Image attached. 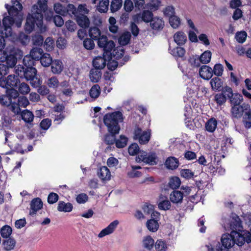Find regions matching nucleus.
Wrapping results in <instances>:
<instances>
[{"instance_id": "obj_61", "label": "nucleus", "mask_w": 251, "mask_h": 251, "mask_svg": "<svg viewBox=\"0 0 251 251\" xmlns=\"http://www.w3.org/2000/svg\"><path fill=\"white\" fill-rule=\"evenodd\" d=\"M48 85L50 88H56L59 86L60 83L56 76H52L48 79Z\"/></svg>"}, {"instance_id": "obj_32", "label": "nucleus", "mask_w": 251, "mask_h": 251, "mask_svg": "<svg viewBox=\"0 0 251 251\" xmlns=\"http://www.w3.org/2000/svg\"><path fill=\"white\" fill-rule=\"evenodd\" d=\"M16 244L15 240L14 238L9 237L3 241V250L5 251H11L14 249Z\"/></svg>"}, {"instance_id": "obj_64", "label": "nucleus", "mask_w": 251, "mask_h": 251, "mask_svg": "<svg viewBox=\"0 0 251 251\" xmlns=\"http://www.w3.org/2000/svg\"><path fill=\"white\" fill-rule=\"evenodd\" d=\"M93 39L91 38H86L83 41V46L84 47L88 50H91L95 47V43Z\"/></svg>"}, {"instance_id": "obj_37", "label": "nucleus", "mask_w": 251, "mask_h": 251, "mask_svg": "<svg viewBox=\"0 0 251 251\" xmlns=\"http://www.w3.org/2000/svg\"><path fill=\"white\" fill-rule=\"evenodd\" d=\"M157 156L154 152L147 153L145 163L150 165H154L157 164Z\"/></svg>"}, {"instance_id": "obj_29", "label": "nucleus", "mask_w": 251, "mask_h": 251, "mask_svg": "<svg viewBox=\"0 0 251 251\" xmlns=\"http://www.w3.org/2000/svg\"><path fill=\"white\" fill-rule=\"evenodd\" d=\"M174 41L179 46L184 45L186 40L187 37L182 31L176 32L174 36Z\"/></svg>"}, {"instance_id": "obj_19", "label": "nucleus", "mask_w": 251, "mask_h": 251, "mask_svg": "<svg viewBox=\"0 0 251 251\" xmlns=\"http://www.w3.org/2000/svg\"><path fill=\"white\" fill-rule=\"evenodd\" d=\"M230 228L231 231L239 232L240 233H244V231H247L246 230H243V226L242 225V222L238 216L236 218H233L230 223Z\"/></svg>"}, {"instance_id": "obj_9", "label": "nucleus", "mask_w": 251, "mask_h": 251, "mask_svg": "<svg viewBox=\"0 0 251 251\" xmlns=\"http://www.w3.org/2000/svg\"><path fill=\"white\" fill-rule=\"evenodd\" d=\"M19 96L18 92L16 89H7L5 95L0 96V103L3 105L8 107L12 105L14 100Z\"/></svg>"}, {"instance_id": "obj_23", "label": "nucleus", "mask_w": 251, "mask_h": 251, "mask_svg": "<svg viewBox=\"0 0 251 251\" xmlns=\"http://www.w3.org/2000/svg\"><path fill=\"white\" fill-rule=\"evenodd\" d=\"M109 31L115 35V37L118 36L119 35V28L118 25H116V20L113 17H110L108 20Z\"/></svg>"}, {"instance_id": "obj_45", "label": "nucleus", "mask_w": 251, "mask_h": 251, "mask_svg": "<svg viewBox=\"0 0 251 251\" xmlns=\"http://www.w3.org/2000/svg\"><path fill=\"white\" fill-rule=\"evenodd\" d=\"M116 37L118 38L120 44L122 45H126L130 42L131 34L129 32H126L123 34L122 35H119L118 36Z\"/></svg>"}, {"instance_id": "obj_27", "label": "nucleus", "mask_w": 251, "mask_h": 251, "mask_svg": "<svg viewBox=\"0 0 251 251\" xmlns=\"http://www.w3.org/2000/svg\"><path fill=\"white\" fill-rule=\"evenodd\" d=\"M98 175L102 180H109L111 177L110 172L106 166H102L100 168L98 172Z\"/></svg>"}, {"instance_id": "obj_44", "label": "nucleus", "mask_w": 251, "mask_h": 251, "mask_svg": "<svg viewBox=\"0 0 251 251\" xmlns=\"http://www.w3.org/2000/svg\"><path fill=\"white\" fill-rule=\"evenodd\" d=\"M125 53L124 49L121 47H117L113 49L111 51L112 57H113L116 59H119L121 58Z\"/></svg>"}, {"instance_id": "obj_30", "label": "nucleus", "mask_w": 251, "mask_h": 251, "mask_svg": "<svg viewBox=\"0 0 251 251\" xmlns=\"http://www.w3.org/2000/svg\"><path fill=\"white\" fill-rule=\"evenodd\" d=\"M169 50L173 56L176 57H182L184 56L186 52L185 50L180 47H176L171 49V46H169Z\"/></svg>"}, {"instance_id": "obj_50", "label": "nucleus", "mask_w": 251, "mask_h": 251, "mask_svg": "<svg viewBox=\"0 0 251 251\" xmlns=\"http://www.w3.org/2000/svg\"><path fill=\"white\" fill-rule=\"evenodd\" d=\"M109 0H101L97 7V9L100 13H105L108 9Z\"/></svg>"}, {"instance_id": "obj_28", "label": "nucleus", "mask_w": 251, "mask_h": 251, "mask_svg": "<svg viewBox=\"0 0 251 251\" xmlns=\"http://www.w3.org/2000/svg\"><path fill=\"white\" fill-rule=\"evenodd\" d=\"M51 65V72L54 74H59L63 70V66L62 62L59 60H52Z\"/></svg>"}, {"instance_id": "obj_38", "label": "nucleus", "mask_w": 251, "mask_h": 251, "mask_svg": "<svg viewBox=\"0 0 251 251\" xmlns=\"http://www.w3.org/2000/svg\"><path fill=\"white\" fill-rule=\"evenodd\" d=\"M21 115L22 120L26 123L32 122L34 117L33 113L27 109L21 112Z\"/></svg>"}, {"instance_id": "obj_49", "label": "nucleus", "mask_w": 251, "mask_h": 251, "mask_svg": "<svg viewBox=\"0 0 251 251\" xmlns=\"http://www.w3.org/2000/svg\"><path fill=\"white\" fill-rule=\"evenodd\" d=\"M100 94V88L98 84L93 85L89 91L90 96L94 99L98 98Z\"/></svg>"}, {"instance_id": "obj_17", "label": "nucleus", "mask_w": 251, "mask_h": 251, "mask_svg": "<svg viewBox=\"0 0 251 251\" xmlns=\"http://www.w3.org/2000/svg\"><path fill=\"white\" fill-rule=\"evenodd\" d=\"M200 76L205 80H209L213 76L212 69L207 65L202 66L199 70Z\"/></svg>"}, {"instance_id": "obj_25", "label": "nucleus", "mask_w": 251, "mask_h": 251, "mask_svg": "<svg viewBox=\"0 0 251 251\" xmlns=\"http://www.w3.org/2000/svg\"><path fill=\"white\" fill-rule=\"evenodd\" d=\"M221 93L215 94L214 96V101L218 105L221 106L224 104L227 100V92L225 91V87L224 89L221 91Z\"/></svg>"}, {"instance_id": "obj_47", "label": "nucleus", "mask_w": 251, "mask_h": 251, "mask_svg": "<svg viewBox=\"0 0 251 251\" xmlns=\"http://www.w3.org/2000/svg\"><path fill=\"white\" fill-rule=\"evenodd\" d=\"M127 142L128 138L125 135H121L119 139H116L115 144L117 148H123L127 145Z\"/></svg>"}, {"instance_id": "obj_58", "label": "nucleus", "mask_w": 251, "mask_h": 251, "mask_svg": "<svg viewBox=\"0 0 251 251\" xmlns=\"http://www.w3.org/2000/svg\"><path fill=\"white\" fill-rule=\"evenodd\" d=\"M122 0H113L111 3L110 8L112 12L119 10L122 6Z\"/></svg>"}, {"instance_id": "obj_26", "label": "nucleus", "mask_w": 251, "mask_h": 251, "mask_svg": "<svg viewBox=\"0 0 251 251\" xmlns=\"http://www.w3.org/2000/svg\"><path fill=\"white\" fill-rule=\"evenodd\" d=\"M165 165L167 169L173 170L178 167L179 161L177 158L170 156L166 160Z\"/></svg>"}, {"instance_id": "obj_42", "label": "nucleus", "mask_w": 251, "mask_h": 251, "mask_svg": "<svg viewBox=\"0 0 251 251\" xmlns=\"http://www.w3.org/2000/svg\"><path fill=\"white\" fill-rule=\"evenodd\" d=\"M40 61L43 66L49 67L52 62V59L49 53H44Z\"/></svg>"}, {"instance_id": "obj_41", "label": "nucleus", "mask_w": 251, "mask_h": 251, "mask_svg": "<svg viewBox=\"0 0 251 251\" xmlns=\"http://www.w3.org/2000/svg\"><path fill=\"white\" fill-rule=\"evenodd\" d=\"M89 35L90 38L95 40H97L101 36L100 29L97 26L91 27L89 28Z\"/></svg>"}, {"instance_id": "obj_60", "label": "nucleus", "mask_w": 251, "mask_h": 251, "mask_svg": "<svg viewBox=\"0 0 251 251\" xmlns=\"http://www.w3.org/2000/svg\"><path fill=\"white\" fill-rule=\"evenodd\" d=\"M154 246L157 251H166L167 248L165 242L161 239L157 240Z\"/></svg>"}, {"instance_id": "obj_5", "label": "nucleus", "mask_w": 251, "mask_h": 251, "mask_svg": "<svg viewBox=\"0 0 251 251\" xmlns=\"http://www.w3.org/2000/svg\"><path fill=\"white\" fill-rule=\"evenodd\" d=\"M20 76L15 75H10L7 77L1 76L0 77V86L8 89H16L20 83Z\"/></svg>"}, {"instance_id": "obj_8", "label": "nucleus", "mask_w": 251, "mask_h": 251, "mask_svg": "<svg viewBox=\"0 0 251 251\" xmlns=\"http://www.w3.org/2000/svg\"><path fill=\"white\" fill-rule=\"evenodd\" d=\"M29 102L27 98L24 96L16 97L14 100L12 105L10 106L9 109L15 115H18L21 113L20 107L25 108L29 105Z\"/></svg>"}, {"instance_id": "obj_12", "label": "nucleus", "mask_w": 251, "mask_h": 251, "mask_svg": "<svg viewBox=\"0 0 251 251\" xmlns=\"http://www.w3.org/2000/svg\"><path fill=\"white\" fill-rule=\"evenodd\" d=\"M250 105L248 104L243 103L242 105L231 106L230 110L231 116L232 119H238L243 117L244 113L249 109Z\"/></svg>"}, {"instance_id": "obj_33", "label": "nucleus", "mask_w": 251, "mask_h": 251, "mask_svg": "<svg viewBox=\"0 0 251 251\" xmlns=\"http://www.w3.org/2000/svg\"><path fill=\"white\" fill-rule=\"evenodd\" d=\"M151 27L154 30L162 29L164 26V22L158 17H153L150 23Z\"/></svg>"}, {"instance_id": "obj_35", "label": "nucleus", "mask_w": 251, "mask_h": 251, "mask_svg": "<svg viewBox=\"0 0 251 251\" xmlns=\"http://www.w3.org/2000/svg\"><path fill=\"white\" fill-rule=\"evenodd\" d=\"M217 126V121L214 118L209 119L205 124V129L209 132H213Z\"/></svg>"}, {"instance_id": "obj_39", "label": "nucleus", "mask_w": 251, "mask_h": 251, "mask_svg": "<svg viewBox=\"0 0 251 251\" xmlns=\"http://www.w3.org/2000/svg\"><path fill=\"white\" fill-rule=\"evenodd\" d=\"M243 122L246 128H251V109L249 107L243 117Z\"/></svg>"}, {"instance_id": "obj_20", "label": "nucleus", "mask_w": 251, "mask_h": 251, "mask_svg": "<svg viewBox=\"0 0 251 251\" xmlns=\"http://www.w3.org/2000/svg\"><path fill=\"white\" fill-rule=\"evenodd\" d=\"M210 84L211 89L214 91H221L224 88L223 87L224 82L219 77H214L211 78Z\"/></svg>"}, {"instance_id": "obj_14", "label": "nucleus", "mask_w": 251, "mask_h": 251, "mask_svg": "<svg viewBox=\"0 0 251 251\" xmlns=\"http://www.w3.org/2000/svg\"><path fill=\"white\" fill-rule=\"evenodd\" d=\"M112 59V55L110 56L106 55L104 52H103L102 56H98L94 58L93 60V66L95 69H103L106 65L108 60Z\"/></svg>"}, {"instance_id": "obj_36", "label": "nucleus", "mask_w": 251, "mask_h": 251, "mask_svg": "<svg viewBox=\"0 0 251 251\" xmlns=\"http://www.w3.org/2000/svg\"><path fill=\"white\" fill-rule=\"evenodd\" d=\"M158 220L151 219L147 221L146 225L149 230L152 232H156L159 228Z\"/></svg>"}, {"instance_id": "obj_52", "label": "nucleus", "mask_w": 251, "mask_h": 251, "mask_svg": "<svg viewBox=\"0 0 251 251\" xmlns=\"http://www.w3.org/2000/svg\"><path fill=\"white\" fill-rule=\"evenodd\" d=\"M17 88L18 89V91H17L18 94L21 93L23 95L27 94L30 91L29 86L27 83L25 82L21 83V81L18 84Z\"/></svg>"}, {"instance_id": "obj_24", "label": "nucleus", "mask_w": 251, "mask_h": 251, "mask_svg": "<svg viewBox=\"0 0 251 251\" xmlns=\"http://www.w3.org/2000/svg\"><path fill=\"white\" fill-rule=\"evenodd\" d=\"M184 194L178 190H174L170 195V200L174 203H181Z\"/></svg>"}, {"instance_id": "obj_13", "label": "nucleus", "mask_w": 251, "mask_h": 251, "mask_svg": "<svg viewBox=\"0 0 251 251\" xmlns=\"http://www.w3.org/2000/svg\"><path fill=\"white\" fill-rule=\"evenodd\" d=\"M151 138V132L148 131H143L141 128H136L134 131V139L138 140L141 144H146L148 143Z\"/></svg>"}, {"instance_id": "obj_40", "label": "nucleus", "mask_w": 251, "mask_h": 251, "mask_svg": "<svg viewBox=\"0 0 251 251\" xmlns=\"http://www.w3.org/2000/svg\"><path fill=\"white\" fill-rule=\"evenodd\" d=\"M44 51L43 49L39 48H33L30 51L29 54L33 57L36 61H38L42 57Z\"/></svg>"}, {"instance_id": "obj_57", "label": "nucleus", "mask_w": 251, "mask_h": 251, "mask_svg": "<svg viewBox=\"0 0 251 251\" xmlns=\"http://www.w3.org/2000/svg\"><path fill=\"white\" fill-rule=\"evenodd\" d=\"M141 18L144 22L146 23H151V21L153 18V13L151 11H150L148 10H144L142 13Z\"/></svg>"}, {"instance_id": "obj_16", "label": "nucleus", "mask_w": 251, "mask_h": 251, "mask_svg": "<svg viewBox=\"0 0 251 251\" xmlns=\"http://www.w3.org/2000/svg\"><path fill=\"white\" fill-rule=\"evenodd\" d=\"M30 206V209L29 214L31 216H34L36 215L37 211L43 208V203L40 198H36L32 200Z\"/></svg>"}, {"instance_id": "obj_62", "label": "nucleus", "mask_w": 251, "mask_h": 251, "mask_svg": "<svg viewBox=\"0 0 251 251\" xmlns=\"http://www.w3.org/2000/svg\"><path fill=\"white\" fill-rule=\"evenodd\" d=\"M128 151L130 155H137L140 151V149L138 145L136 143L132 144L129 146Z\"/></svg>"}, {"instance_id": "obj_22", "label": "nucleus", "mask_w": 251, "mask_h": 251, "mask_svg": "<svg viewBox=\"0 0 251 251\" xmlns=\"http://www.w3.org/2000/svg\"><path fill=\"white\" fill-rule=\"evenodd\" d=\"M5 7L10 16L13 18L14 17H17L18 18L20 17L19 19H21L22 15L20 14V13L22 9H20L18 6L16 5V4H13L12 6L8 4H5Z\"/></svg>"}, {"instance_id": "obj_46", "label": "nucleus", "mask_w": 251, "mask_h": 251, "mask_svg": "<svg viewBox=\"0 0 251 251\" xmlns=\"http://www.w3.org/2000/svg\"><path fill=\"white\" fill-rule=\"evenodd\" d=\"M119 133H108L104 135V142L108 145H113L116 141V135Z\"/></svg>"}, {"instance_id": "obj_48", "label": "nucleus", "mask_w": 251, "mask_h": 251, "mask_svg": "<svg viewBox=\"0 0 251 251\" xmlns=\"http://www.w3.org/2000/svg\"><path fill=\"white\" fill-rule=\"evenodd\" d=\"M212 53L210 50H206L204 51L200 56V59L201 63L206 64L210 62L211 59Z\"/></svg>"}, {"instance_id": "obj_21", "label": "nucleus", "mask_w": 251, "mask_h": 251, "mask_svg": "<svg viewBox=\"0 0 251 251\" xmlns=\"http://www.w3.org/2000/svg\"><path fill=\"white\" fill-rule=\"evenodd\" d=\"M60 90L65 96H71L73 92L69 81L64 80L59 84Z\"/></svg>"}, {"instance_id": "obj_34", "label": "nucleus", "mask_w": 251, "mask_h": 251, "mask_svg": "<svg viewBox=\"0 0 251 251\" xmlns=\"http://www.w3.org/2000/svg\"><path fill=\"white\" fill-rule=\"evenodd\" d=\"M73 204L70 202L65 203L63 201H59L57 210L60 212H70L73 210Z\"/></svg>"}, {"instance_id": "obj_11", "label": "nucleus", "mask_w": 251, "mask_h": 251, "mask_svg": "<svg viewBox=\"0 0 251 251\" xmlns=\"http://www.w3.org/2000/svg\"><path fill=\"white\" fill-rule=\"evenodd\" d=\"M225 91L227 92L226 96L229 99L231 106L240 105L243 101V96L238 93H233L232 89L228 86H225Z\"/></svg>"}, {"instance_id": "obj_54", "label": "nucleus", "mask_w": 251, "mask_h": 251, "mask_svg": "<svg viewBox=\"0 0 251 251\" xmlns=\"http://www.w3.org/2000/svg\"><path fill=\"white\" fill-rule=\"evenodd\" d=\"M12 232V228L8 225L3 226L0 229V235L4 238H9Z\"/></svg>"}, {"instance_id": "obj_2", "label": "nucleus", "mask_w": 251, "mask_h": 251, "mask_svg": "<svg viewBox=\"0 0 251 251\" xmlns=\"http://www.w3.org/2000/svg\"><path fill=\"white\" fill-rule=\"evenodd\" d=\"M47 2L48 0H38L37 4L32 6L31 13L27 14L24 25L26 33L30 34L36 26L40 29L42 28L44 14L48 10Z\"/></svg>"}, {"instance_id": "obj_53", "label": "nucleus", "mask_w": 251, "mask_h": 251, "mask_svg": "<svg viewBox=\"0 0 251 251\" xmlns=\"http://www.w3.org/2000/svg\"><path fill=\"white\" fill-rule=\"evenodd\" d=\"M181 184L180 179L178 177L173 176L171 178L169 182V185L173 189H176L179 188Z\"/></svg>"}, {"instance_id": "obj_1", "label": "nucleus", "mask_w": 251, "mask_h": 251, "mask_svg": "<svg viewBox=\"0 0 251 251\" xmlns=\"http://www.w3.org/2000/svg\"><path fill=\"white\" fill-rule=\"evenodd\" d=\"M54 10L56 13L60 15H69L71 17H74L77 25L81 27L86 28L89 26L90 20L86 15L89 10L85 4H79L76 8L73 4L69 3L65 5L57 3L54 4Z\"/></svg>"}, {"instance_id": "obj_6", "label": "nucleus", "mask_w": 251, "mask_h": 251, "mask_svg": "<svg viewBox=\"0 0 251 251\" xmlns=\"http://www.w3.org/2000/svg\"><path fill=\"white\" fill-rule=\"evenodd\" d=\"M15 72L20 77H24L28 80H33L37 74V70L35 67H25L21 65L17 67Z\"/></svg>"}, {"instance_id": "obj_3", "label": "nucleus", "mask_w": 251, "mask_h": 251, "mask_svg": "<svg viewBox=\"0 0 251 251\" xmlns=\"http://www.w3.org/2000/svg\"><path fill=\"white\" fill-rule=\"evenodd\" d=\"M246 242L251 243V228L250 231H245L243 233L233 231H231L229 234H223L221 237L222 246L219 243V246L216 247V251H224L223 247L225 249H228L235 244L242 246Z\"/></svg>"}, {"instance_id": "obj_7", "label": "nucleus", "mask_w": 251, "mask_h": 251, "mask_svg": "<svg viewBox=\"0 0 251 251\" xmlns=\"http://www.w3.org/2000/svg\"><path fill=\"white\" fill-rule=\"evenodd\" d=\"M23 52L19 49L13 48L11 49L5 57V63L10 67H14L18 59L23 57Z\"/></svg>"}, {"instance_id": "obj_59", "label": "nucleus", "mask_w": 251, "mask_h": 251, "mask_svg": "<svg viewBox=\"0 0 251 251\" xmlns=\"http://www.w3.org/2000/svg\"><path fill=\"white\" fill-rule=\"evenodd\" d=\"M169 23L172 27L176 28L180 25V20L179 17L174 15L169 18Z\"/></svg>"}, {"instance_id": "obj_51", "label": "nucleus", "mask_w": 251, "mask_h": 251, "mask_svg": "<svg viewBox=\"0 0 251 251\" xmlns=\"http://www.w3.org/2000/svg\"><path fill=\"white\" fill-rule=\"evenodd\" d=\"M143 242L144 247L149 250H151L154 244V240L150 235L145 237L143 239Z\"/></svg>"}, {"instance_id": "obj_55", "label": "nucleus", "mask_w": 251, "mask_h": 251, "mask_svg": "<svg viewBox=\"0 0 251 251\" xmlns=\"http://www.w3.org/2000/svg\"><path fill=\"white\" fill-rule=\"evenodd\" d=\"M54 40L51 37L47 38L43 45L44 48L48 51H50L52 50L54 48Z\"/></svg>"}, {"instance_id": "obj_31", "label": "nucleus", "mask_w": 251, "mask_h": 251, "mask_svg": "<svg viewBox=\"0 0 251 251\" xmlns=\"http://www.w3.org/2000/svg\"><path fill=\"white\" fill-rule=\"evenodd\" d=\"M102 73L100 69L94 68L90 71V79L93 82H98L101 77Z\"/></svg>"}, {"instance_id": "obj_4", "label": "nucleus", "mask_w": 251, "mask_h": 251, "mask_svg": "<svg viewBox=\"0 0 251 251\" xmlns=\"http://www.w3.org/2000/svg\"><path fill=\"white\" fill-rule=\"evenodd\" d=\"M123 115L119 111L106 114L103 117V123L109 133H119L120 123L123 122Z\"/></svg>"}, {"instance_id": "obj_63", "label": "nucleus", "mask_w": 251, "mask_h": 251, "mask_svg": "<svg viewBox=\"0 0 251 251\" xmlns=\"http://www.w3.org/2000/svg\"><path fill=\"white\" fill-rule=\"evenodd\" d=\"M189 62L193 67H199L201 65V61L199 56H192L189 59Z\"/></svg>"}, {"instance_id": "obj_56", "label": "nucleus", "mask_w": 251, "mask_h": 251, "mask_svg": "<svg viewBox=\"0 0 251 251\" xmlns=\"http://www.w3.org/2000/svg\"><path fill=\"white\" fill-rule=\"evenodd\" d=\"M224 71V67L220 63L216 64L212 69L213 75H216L215 77H219L222 75Z\"/></svg>"}, {"instance_id": "obj_43", "label": "nucleus", "mask_w": 251, "mask_h": 251, "mask_svg": "<svg viewBox=\"0 0 251 251\" xmlns=\"http://www.w3.org/2000/svg\"><path fill=\"white\" fill-rule=\"evenodd\" d=\"M36 62V60L33 58V57H32V56L30 54H27L23 58V62L24 65L23 66L25 67H34L35 65Z\"/></svg>"}, {"instance_id": "obj_10", "label": "nucleus", "mask_w": 251, "mask_h": 251, "mask_svg": "<svg viewBox=\"0 0 251 251\" xmlns=\"http://www.w3.org/2000/svg\"><path fill=\"white\" fill-rule=\"evenodd\" d=\"M97 41L99 47L103 48V52L105 53L106 55L110 56L111 51L115 46L114 42L112 40L109 41L107 36L104 35H102L99 37Z\"/></svg>"}, {"instance_id": "obj_15", "label": "nucleus", "mask_w": 251, "mask_h": 251, "mask_svg": "<svg viewBox=\"0 0 251 251\" xmlns=\"http://www.w3.org/2000/svg\"><path fill=\"white\" fill-rule=\"evenodd\" d=\"M15 23V19L9 16H6L3 17L2 20V25L3 26V30L2 33L4 31L5 37H7L12 34V28L11 26L13 25Z\"/></svg>"}, {"instance_id": "obj_18", "label": "nucleus", "mask_w": 251, "mask_h": 251, "mask_svg": "<svg viewBox=\"0 0 251 251\" xmlns=\"http://www.w3.org/2000/svg\"><path fill=\"white\" fill-rule=\"evenodd\" d=\"M118 224L119 221L118 220H115L111 222L106 228L103 229L100 232L98 235L99 237L102 238L106 235L112 233L114 231Z\"/></svg>"}]
</instances>
